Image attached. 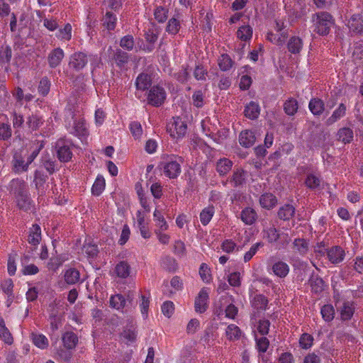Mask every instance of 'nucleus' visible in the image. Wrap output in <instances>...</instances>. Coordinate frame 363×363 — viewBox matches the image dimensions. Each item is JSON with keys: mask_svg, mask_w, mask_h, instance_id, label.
<instances>
[{"mask_svg": "<svg viewBox=\"0 0 363 363\" xmlns=\"http://www.w3.org/2000/svg\"><path fill=\"white\" fill-rule=\"evenodd\" d=\"M314 31L320 35L329 33L334 23L333 16L328 12H318L312 16Z\"/></svg>", "mask_w": 363, "mask_h": 363, "instance_id": "1", "label": "nucleus"}, {"mask_svg": "<svg viewBox=\"0 0 363 363\" xmlns=\"http://www.w3.org/2000/svg\"><path fill=\"white\" fill-rule=\"evenodd\" d=\"M12 191L16 195L17 204L20 208L27 210L30 206V199L26 190V183L21 179H13L10 184Z\"/></svg>", "mask_w": 363, "mask_h": 363, "instance_id": "2", "label": "nucleus"}, {"mask_svg": "<svg viewBox=\"0 0 363 363\" xmlns=\"http://www.w3.org/2000/svg\"><path fill=\"white\" fill-rule=\"evenodd\" d=\"M167 131L175 139L182 138L186 133L187 125L179 117H174L167 124Z\"/></svg>", "mask_w": 363, "mask_h": 363, "instance_id": "3", "label": "nucleus"}, {"mask_svg": "<svg viewBox=\"0 0 363 363\" xmlns=\"http://www.w3.org/2000/svg\"><path fill=\"white\" fill-rule=\"evenodd\" d=\"M264 238L271 243L279 242L283 245L288 243L290 240L287 233H279L274 227H270L265 229L264 230Z\"/></svg>", "mask_w": 363, "mask_h": 363, "instance_id": "4", "label": "nucleus"}, {"mask_svg": "<svg viewBox=\"0 0 363 363\" xmlns=\"http://www.w3.org/2000/svg\"><path fill=\"white\" fill-rule=\"evenodd\" d=\"M166 99L164 89L160 86H154L149 91L147 95L148 104L154 106H161Z\"/></svg>", "mask_w": 363, "mask_h": 363, "instance_id": "5", "label": "nucleus"}, {"mask_svg": "<svg viewBox=\"0 0 363 363\" xmlns=\"http://www.w3.org/2000/svg\"><path fill=\"white\" fill-rule=\"evenodd\" d=\"M208 290L206 288L202 289L195 299L194 307L197 313H204L208 307Z\"/></svg>", "mask_w": 363, "mask_h": 363, "instance_id": "6", "label": "nucleus"}, {"mask_svg": "<svg viewBox=\"0 0 363 363\" xmlns=\"http://www.w3.org/2000/svg\"><path fill=\"white\" fill-rule=\"evenodd\" d=\"M135 225L143 238L148 239L151 237L148 222L145 220V216L140 211L136 213Z\"/></svg>", "mask_w": 363, "mask_h": 363, "instance_id": "7", "label": "nucleus"}, {"mask_svg": "<svg viewBox=\"0 0 363 363\" xmlns=\"http://www.w3.org/2000/svg\"><path fill=\"white\" fill-rule=\"evenodd\" d=\"M164 174L169 178H176L181 172L180 164L176 160H169L161 164Z\"/></svg>", "mask_w": 363, "mask_h": 363, "instance_id": "8", "label": "nucleus"}, {"mask_svg": "<svg viewBox=\"0 0 363 363\" xmlns=\"http://www.w3.org/2000/svg\"><path fill=\"white\" fill-rule=\"evenodd\" d=\"M11 162L13 170L16 173L26 172L28 169L29 164L27 160H25L21 152L14 153Z\"/></svg>", "mask_w": 363, "mask_h": 363, "instance_id": "9", "label": "nucleus"}, {"mask_svg": "<svg viewBox=\"0 0 363 363\" xmlns=\"http://www.w3.org/2000/svg\"><path fill=\"white\" fill-rule=\"evenodd\" d=\"M63 278L64 282H59V285L61 287H64V285L65 284L69 285H73L79 281L80 273L77 269L70 267L65 270Z\"/></svg>", "mask_w": 363, "mask_h": 363, "instance_id": "10", "label": "nucleus"}, {"mask_svg": "<svg viewBox=\"0 0 363 363\" xmlns=\"http://www.w3.org/2000/svg\"><path fill=\"white\" fill-rule=\"evenodd\" d=\"M153 220L155 225L154 233L168 230L169 225L161 210L155 208L153 213Z\"/></svg>", "mask_w": 363, "mask_h": 363, "instance_id": "11", "label": "nucleus"}, {"mask_svg": "<svg viewBox=\"0 0 363 363\" xmlns=\"http://www.w3.org/2000/svg\"><path fill=\"white\" fill-rule=\"evenodd\" d=\"M327 256L332 264H338L344 259L345 253L341 247L333 246L328 249Z\"/></svg>", "mask_w": 363, "mask_h": 363, "instance_id": "12", "label": "nucleus"}, {"mask_svg": "<svg viewBox=\"0 0 363 363\" xmlns=\"http://www.w3.org/2000/svg\"><path fill=\"white\" fill-rule=\"evenodd\" d=\"M88 60L86 55L83 52L74 53L69 62V66L75 70H80L86 65Z\"/></svg>", "mask_w": 363, "mask_h": 363, "instance_id": "13", "label": "nucleus"}, {"mask_svg": "<svg viewBox=\"0 0 363 363\" xmlns=\"http://www.w3.org/2000/svg\"><path fill=\"white\" fill-rule=\"evenodd\" d=\"M70 133L78 137H84L87 135V128L83 118H74L73 127L70 130Z\"/></svg>", "mask_w": 363, "mask_h": 363, "instance_id": "14", "label": "nucleus"}, {"mask_svg": "<svg viewBox=\"0 0 363 363\" xmlns=\"http://www.w3.org/2000/svg\"><path fill=\"white\" fill-rule=\"evenodd\" d=\"M347 26L354 33H360L363 30V19L359 15H353L348 21Z\"/></svg>", "mask_w": 363, "mask_h": 363, "instance_id": "15", "label": "nucleus"}, {"mask_svg": "<svg viewBox=\"0 0 363 363\" xmlns=\"http://www.w3.org/2000/svg\"><path fill=\"white\" fill-rule=\"evenodd\" d=\"M256 138L255 133L251 130H244L240 134V144L245 147H250L254 145Z\"/></svg>", "mask_w": 363, "mask_h": 363, "instance_id": "16", "label": "nucleus"}, {"mask_svg": "<svg viewBox=\"0 0 363 363\" xmlns=\"http://www.w3.org/2000/svg\"><path fill=\"white\" fill-rule=\"evenodd\" d=\"M62 341L65 348L72 350L78 342V337L73 332H66L62 334Z\"/></svg>", "mask_w": 363, "mask_h": 363, "instance_id": "17", "label": "nucleus"}, {"mask_svg": "<svg viewBox=\"0 0 363 363\" xmlns=\"http://www.w3.org/2000/svg\"><path fill=\"white\" fill-rule=\"evenodd\" d=\"M62 141H58L57 145V157L61 162H68L72 156V153L68 145H62Z\"/></svg>", "mask_w": 363, "mask_h": 363, "instance_id": "18", "label": "nucleus"}, {"mask_svg": "<svg viewBox=\"0 0 363 363\" xmlns=\"http://www.w3.org/2000/svg\"><path fill=\"white\" fill-rule=\"evenodd\" d=\"M309 243L303 238H296L293 242V250L301 256H304L308 251Z\"/></svg>", "mask_w": 363, "mask_h": 363, "instance_id": "19", "label": "nucleus"}, {"mask_svg": "<svg viewBox=\"0 0 363 363\" xmlns=\"http://www.w3.org/2000/svg\"><path fill=\"white\" fill-rule=\"evenodd\" d=\"M256 211L250 207L244 208L240 214L242 221L246 225H252L257 220Z\"/></svg>", "mask_w": 363, "mask_h": 363, "instance_id": "20", "label": "nucleus"}, {"mask_svg": "<svg viewBox=\"0 0 363 363\" xmlns=\"http://www.w3.org/2000/svg\"><path fill=\"white\" fill-rule=\"evenodd\" d=\"M64 55V52L61 48L55 49L48 56L49 65L52 68L57 67L63 59Z\"/></svg>", "mask_w": 363, "mask_h": 363, "instance_id": "21", "label": "nucleus"}, {"mask_svg": "<svg viewBox=\"0 0 363 363\" xmlns=\"http://www.w3.org/2000/svg\"><path fill=\"white\" fill-rule=\"evenodd\" d=\"M272 271L276 276L283 278L289 274V267L286 262L279 261L273 264Z\"/></svg>", "mask_w": 363, "mask_h": 363, "instance_id": "22", "label": "nucleus"}, {"mask_svg": "<svg viewBox=\"0 0 363 363\" xmlns=\"http://www.w3.org/2000/svg\"><path fill=\"white\" fill-rule=\"evenodd\" d=\"M308 108L314 116H320L324 111L325 105L321 99L313 98L310 101Z\"/></svg>", "mask_w": 363, "mask_h": 363, "instance_id": "23", "label": "nucleus"}, {"mask_svg": "<svg viewBox=\"0 0 363 363\" xmlns=\"http://www.w3.org/2000/svg\"><path fill=\"white\" fill-rule=\"evenodd\" d=\"M245 116L250 119L257 118L260 113V108L257 103L255 101L250 102L245 108Z\"/></svg>", "mask_w": 363, "mask_h": 363, "instance_id": "24", "label": "nucleus"}, {"mask_svg": "<svg viewBox=\"0 0 363 363\" xmlns=\"http://www.w3.org/2000/svg\"><path fill=\"white\" fill-rule=\"evenodd\" d=\"M41 240V229L40 227L34 224L30 228L29 235H28V242L29 243L37 245L39 244Z\"/></svg>", "mask_w": 363, "mask_h": 363, "instance_id": "25", "label": "nucleus"}, {"mask_svg": "<svg viewBox=\"0 0 363 363\" xmlns=\"http://www.w3.org/2000/svg\"><path fill=\"white\" fill-rule=\"evenodd\" d=\"M346 106L344 104H340L339 106L333 112L332 115L328 118L327 123L332 125L339 121L346 113Z\"/></svg>", "mask_w": 363, "mask_h": 363, "instance_id": "26", "label": "nucleus"}, {"mask_svg": "<svg viewBox=\"0 0 363 363\" xmlns=\"http://www.w3.org/2000/svg\"><path fill=\"white\" fill-rule=\"evenodd\" d=\"M337 136L339 141L350 143L354 138L353 130L350 128H342L337 131Z\"/></svg>", "mask_w": 363, "mask_h": 363, "instance_id": "27", "label": "nucleus"}, {"mask_svg": "<svg viewBox=\"0 0 363 363\" xmlns=\"http://www.w3.org/2000/svg\"><path fill=\"white\" fill-rule=\"evenodd\" d=\"M109 302L111 307L116 310H121L127 306L125 298L121 294L111 296Z\"/></svg>", "mask_w": 363, "mask_h": 363, "instance_id": "28", "label": "nucleus"}, {"mask_svg": "<svg viewBox=\"0 0 363 363\" xmlns=\"http://www.w3.org/2000/svg\"><path fill=\"white\" fill-rule=\"evenodd\" d=\"M31 339L33 343L41 350L46 349L48 347L49 342L48 338L43 334L32 333Z\"/></svg>", "mask_w": 363, "mask_h": 363, "instance_id": "29", "label": "nucleus"}, {"mask_svg": "<svg viewBox=\"0 0 363 363\" xmlns=\"http://www.w3.org/2000/svg\"><path fill=\"white\" fill-rule=\"evenodd\" d=\"M115 272L118 277L125 279L130 275V267L126 262L121 261L116 264Z\"/></svg>", "mask_w": 363, "mask_h": 363, "instance_id": "30", "label": "nucleus"}, {"mask_svg": "<svg viewBox=\"0 0 363 363\" xmlns=\"http://www.w3.org/2000/svg\"><path fill=\"white\" fill-rule=\"evenodd\" d=\"M215 213V209L213 206H208L204 208L200 213V220L203 225L209 223Z\"/></svg>", "mask_w": 363, "mask_h": 363, "instance_id": "31", "label": "nucleus"}, {"mask_svg": "<svg viewBox=\"0 0 363 363\" xmlns=\"http://www.w3.org/2000/svg\"><path fill=\"white\" fill-rule=\"evenodd\" d=\"M233 162L228 158H222L219 160L216 164L218 172L224 175L226 174L232 168Z\"/></svg>", "mask_w": 363, "mask_h": 363, "instance_id": "32", "label": "nucleus"}, {"mask_svg": "<svg viewBox=\"0 0 363 363\" xmlns=\"http://www.w3.org/2000/svg\"><path fill=\"white\" fill-rule=\"evenodd\" d=\"M277 202L276 197L272 194H264L262 195L259 199L260 205L267 209L273 208Z\"/></svg>", "mask_w": 363, "mask_h": 363, "instance_id": "33", "label": "nucleus"}, {"mask_svg": "<svg viewBox=\"0 0 363 363\" xmlns=\"http://www.w3.org/2000/svg\"><path fill=\"white\" fill-rule=\"evenodd\" d=\"M354 306L351 302H345L340 308V316L343 320H349L353 315Z\"/></svg>", "mask_w": 363, "mask_h": 363, "instance_id": "34", "label": "nucleus"}, {"mask_svg": "<svg viewBox=\"0 0 363 363\" xmlns=\"http://www.w3.org/2000/svg\"><path fill=\"white\" fill-rule=\"evenodd\" d=\"M289 51L291 53H298L303 47L302 40L298 37H291L287 45Z\"/></svg>", "mask_w": 363, "mask_h": 363, "instance_id": "35", "label": "nucleus"}, {"mask_svg": "<svg viewBox=\"0 0 363 363\" xmlns=\"http://www.w3.org/2000/svg\"><path fill=\"white\" fill-rule=\"evenodd\" d=\"M225 335L228 340H236L240 339L242 332L239 327L234 324H230L226 328Z\"/></svg>", "mask_w": 363, "mask_h": 363, "instance_id": "36", "label": "nucleus"}, {"mask_svg": "<svg viewBox=\"0 0 363 363\" xmlns=\"http://www.w3.org/2000/svg\"><path fill=\"white\" fill-rule=\"evenodd\" d=\"M237 36L242 41L249 40L252 36V28L248 25L242 26L237 31Z\"/></svg>", "mask_w": 363, "mask_h": 363, "instance_id": "37", "label": "nucleus"}, {"mask_svg": "<svg viewBox=\"0 0 363 363\" xmlns=\"http://www.w3.org/2000/svg\"><path fill=\"white\" fill-rule=\"evenodd\" d=\"M295 213V208L289 204L284 205L279 208L278 216L282 220H289Z\"/></svg>", "mask_w": 363, "mask_h": 363, "instance_id": "38", "label": "nucleus"}, {"mask_svg": "<svg viewBox=\"0 0 363 363\" xmlns=\"http://www.w3.org/2000/svg\"><path fill=\"white\" fill-rule=\"evenodd\" d=\"M168 13V8L163 7L162 5H157L155 9L154 16L155 20L159 23H164L167 19Z\"/></svg>", "mask_w": 363, "mask_h": 363, "instance_id": "39", "label": "nucleus"}, {"mask_svg": "<svg viewBox=\"0 0 363 363\" xmlns=\"http://www.w3.org/2000/svg\"><path fill=\"white\" fill-rule=\"evenodd\" d=\"M151 83L150 77L148 74H140L136 79L135 85L138 89L145 90Z\"/></svg>", "mask_w": 363, "mask_h": 363, "instance_id": "40", "label": "nucleus"}, {"mask_svg": "<svg viewBox=\"0 0 363 363\" xmlns=\"http://www.w3.org/2000/svg\"><path fill=\"white\" fill-rule=\"evenodd\" d=\"M0 337L6 344H12L13 337L8 328L6 327L4 321L1 318H0Z\"/></svg>", "mask_w": 363, "mask_h": 363, "instance_id": "41", "label": "nucleus"}, {"mask_svg": "<svg viewBox=\"0 0 363 363\" xmlns=\"http://www.w3.org/2000/svg\"><path fill=\"white\" fill-rule=\"evenodd\" d=\"M105 179L102 176H98L92 186L91 192L95 196H99L104 190Z\"/></svg>", "mask_w": 363, "mask_h": 363, "instance_id": "42", "label": "nucleus"}, {"mask_svg": "<svg viewBox=\"0 0 363 363\" xmlns=\"http://www.w3.org/2000/svg\"><path fill=\"white\" fill-rule=\"evenodd\" d=\"M218 64L222 71H228L233 66V62L229 55L223 54L218 60Z\"/></svg>", "mask_w": 363, "mask_h": 363, "instance_id": "43", "label": "nucleus"}, {"mask_svg": "<svg viewBox=\"0 0 363 363\" xmlns=\"http://www.w3.org/2000/svg\"><path fill=\"white\" fill-rule=\"evenodd\" d=\"M117 18L115 15L109 11H107L103 18V25L108 30H112L115 28Z\"/></svg>", "mask_w": 363, "mask_h": 363, "instance_id": "44", "label": "nucleus"}, {"mask_svg": "<svg viewBox=\"0 0 363 363\" xmlns=\"http://www.w3.org/2000/svg\"><path fill=\"white\" fill-rule=\"evenodd\" d=\"M127 344H131L136 340L137 333L134 328H127L121 334Z\"/></svg>", "mask_w": 363, "mask_h": 363, "instance_id": "45", "label": "nucleus"}, {"mask_svg": "<svg viewBox=\"0 0 363 363\" xmlns=\"http://www.w3.org/2000/svg\"><path fill=\"white\" fill-rule=\"evenodd\" d=\"M72 26L67 23L63 28L59 30L57 37L62 40H69L72 38Z\"/></svg>", "mask_w": 363, "mask_h": 363, "instance_id": "46", "label": "nucleus"}, {"mask_svg": "<svg viewBox=\"0 0 363 363\" xmlns=\"http://www.w3.org/2000/svg\"><path fill=\"white\" fill-rule=\"evenodd\" d=\"M12 51L9 46L0 47V63H9L11 59Z\"/></svg>", "mask_w": 363, "mask_h": 363, "instance_id": "47", "label": "nucleus"}, {"mask_svg": "<svg viewBox=\"0 0 363 363\" xmlns=\"http://www.w3.org/2000/svg\"><path fill=\"white\" fill-rule=\"evenodd\" d=\"M192 102L197 108L202 107L205 104V96L201 90L195 91L192 95Z\"/></svg>", "mask_w": 363, "mask_h": 363, "instance_id": "48", "label": "nucleus"}, {"mask_svg": "<svg viewBox=\"0 0 363 363\" xmlns=\"http://www.w3.org/2000/svg\"><path fill=\"white\" fill-rule=\"evenodd\" d=\"M320 313L323 318L327 322L331 321L334 318L335 310L331 305L323 306Z\"/></svg>", "mask_w": 363, "mask_h": 363, "instance_id": "49", "label": "nucleus"}, {"mask_svg": "<svg viewBox=\"0 0 363 363\" xmlns=\"http://www.w3.org/2000/svg\"><path fill=\"white\" fill-rule=\"evenodd\" d=\"M298 110V103L296 100L290 99L284 104V111L289 116L294 115Z\"/></svg>", "mask_w": 363, "mask_h": 363, "instance_id": "50", "label": "nucleus"}, {"mask_svg": "<svg viewBox=\"0 0 363 363\" xmlns=\"http://www.w3.org/2000/svg\"><path fill=\"white\" fill-rule=\"evenodd\" d=\"M320 178L313 174H308L305 181L307 187L311 189L318 188L320 185Z\"/></svg>", "mask_w": 363, "mask_h": 363, "instance_id": "51", "label": "nucleus"}, {"mask_svg": "<svg viewBox=\"0 0 363 363\" xmlns=\"http://www.w3.org/2000/svg\"><path fill=\"white\" fill-rule=\"evenodd\" d=\"M180 29V23L179 21L175 18H172L168 21L166 31L172 35H176Z\"/></svg>", "mask_w": 363, "mask_h": 363, "instance_id": "52", "label": "nucleus"}, {"mask_svg": "<svg viewBox=\"0 0 363 363\" xmlns=\"http://www.w3.org/2000/svg\"><path fill=\"white\" fill-rule=\"evenodd\" d=\"M26 123L31 130H35L43 124V121L40 117L32 115L28 118Z\"/></svg>", "mask_w": 363, "mask_h": 363, "instance_id": "53", "label": "nucleus"}, {"mask_svg": "<svg viewBox=\"0 0 363 363\" xmlns=\"http://www.w3.org/2000/svg\"><path fill=\"white\" fill-rule=\"evenodd\" d=\"M129 128L135 139H139L142 137L143 128L141 124L139 122H131L129 125Z\"/></svg>", "mask_w": 363, "mask_h": 363, "instance_id": "54", "label": "nucleus"}, {"mask_svg": "<svg viewBox=\"0 0 363 363\" xmlns=\"http://www.w3.org/2000/svg\"><path fill=\"white\" fill-rule=\"evenodd\" d=\"M353 59L357 64L363 62V42L356 45L353 52Z\"/></svg>", "mask_w": 363, "mask_h": 363, "instance_id": "55", "label": "nucleus"}, {"mask_svg": "<svg viewBox=\"0 0 363 363\" xmlns=\"http://www.w3.org/2000/svg\"><path fill=\"white\" fill-rule=\"evenodd\" d=\"M267 299L263 295H256L252 301V306L257 309H265L267 306Z\"/></svg>", "mask_w": 363, "mask_h": 363, "instance_id": "56", "label": "nucleus"}, {"mask_svg": "<svg viewBox=\"0 0 363 363\" xmlns=\"http://www.w3.org/2000/svg\"><path fill=\"white\" fill-rule=\"evenodd\" d=\"M246 179V172L242 169H238L233 175L232 182L235 186L242 185Z\"/></svg>", "mask_w": 363, "mask_h": 363, "instance_id": "57", "label": "nucleus"}, {"mask_svg": "<svg viewBox=\"0 0 363 363\" xmlns=\"http://www.w3.org/2000/svg\"><path fill=\"white\" fill-rule=\"evenodd\" d=\"M313 337L308 333H303L300 339L299 344L303 349H308L313 345Z\"/></svg>", "mask_w": 363, "mask_h": 363, "instance_id": "58", "label": "nucleus"}, {"mask_svg": "<svg viewBox=\"0 0 363 363\" xmlns=\"http://www.w3.org/2000/svg\"><path fill=\"white\" fill-rule=\"evenodd\" d=\"M262 246H263V244L262 242H257V243L254 244L250 247L249 251H247L244 255V262H249L252 258V257L257 253L258 249Z\"/></svg>", "mask_w": 363, "mask_h": 363, "instance_id": "59", "label": "nucleus"}, {"mask_svg": "<svg viewBox=\"0 0 363 363\" xmlns=\"http://www.w3.org/2000/svg\"><path fill=\"white\" fill-rule=\"evenodd\" d=\"M13 284L11 279H7L1 283V289L3 291L9 296H13Z\"/></svg>", "mask_w": 363, "mask_h": 363, "instance_id": "60", "label": "nucleus"}, {"mask_svg": "<svg viewBox=\"0 0 363 363\" xmlns=\"http://www.w3.org/2000/svg\"><path fill=\"white\" fill-rule=\"evenodd\" d=\"M157 38H158L157 35L156 33H155L153 30H148V31L146 32L145 39H146L147 42H148L151 44L150 45H149L147 48V50L148 52H150L152 50L153 45L157 41Z\"/></svg>", "mask_w": 363, "mask_h": 363, "instance_id": "61", "label": "nucleus"}, {"mask_svg": "<svg viewBox=\"0 0 363 363\" xmlns=\"http://www.w3.org/2000/svg\"><path fill=\"white\" fill-rule=\"evenodd\" d=\"M120 45L128 50H131L134 46L133 38L131 35H125L121 38Z\"/></svg>", "mask_w": 363, "mask_h": 363, "instance_id": "62", "label": "nucleus"}, {"mask_svg": "<svg viewBox=\"0 0 363 363\" xmlns=\"http://www.w3.org/2000/svg\"><path fill=\"white\" fill-rule=\"evenodd\" d=\"M267 40L277 45H282L284 43L286 36L285 35H277L272 33H269L267 37Z\"/></svg>", "mask_w": 363, "mask_h": 363, "instance_id": "63", "label": "nucleus"}, {"mask_svg": "<svg viewBox=\"0 0 363 363\" xmlns=\"http://www.w3.org/2000/svg\"><path fill=\"white\" fill-rule=\"evenodd\" d=\"M222 250L227 252L230 253L233 252L237 247V245L232 240H225L221 245Z\"/></svg>", "mask_w": 363, "mask_h": 363, "instance_id": "64", "label": "nucleus"}]
</instances>
